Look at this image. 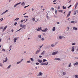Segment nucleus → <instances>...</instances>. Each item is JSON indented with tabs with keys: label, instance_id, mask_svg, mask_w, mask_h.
I'll return each instance as SVG.
<instances>
[{
	"label": "nucleus",
	"instance_id": "1",
	"mask_svg": "<svg viewBox=\"0 0 78 78\" xmlns=\"http://www.w3.org/2000/svg\"><path fill=\"white\" fill-rule=\"evenodd\" d=\"M20 27L22 28L25 29V27H26V25H23L22 24H20Z\"/></svg>",
	"mask_w": 78,
	"mask_h": 78
},
{
	"label": "nucleus",
	"instance_id": "2",
	"mask_svg": "<svg viewBox=\"0 0 78 78\" xmlns=\"http://www.w3.org/2000/svg\"><path fill=\"white\" fill-rule=\"evenodd\" d=\"M48 64V62H47L46 63H41L40 64L41 65H43L44 66V65H46V66H47Z\"/></svg>",
	"mask_w": 78,
	"mask_h": 78
},
{
	"label": "nucleus",
	"instance_id": "3",
	"mask_svg": "<svg viewBox=\"0 0 78 78\" xmlns=\"http://www.w3.org/2000/svg\"><path fill=\"white\" fill-rule=\"evenodd\" d=\"M19 39V37H16L13 39L14 42H16V41Z\"/></svg>",
	"mask_w": 78,
	"mask_h": 78
},
{
	"label": "nucleus",
	"instance_id": "4",
	"mask_svg": "<svg viewBox=\"0 0 78 78\" xmlns=\"http://www.w3.org/2000/svg\"><path fill=\"white\" fill-rule=\"evenodd\" d=\"M4 59H5V61H3V63H4V62H7V61H8V58H7V57H6L5 58H4Z\"/></svg>",
	"mask_w": 78,
	"mask_h": 78
},
{
	"label": "nucleus",
	"instance_id": "5",
	"mask_svg": "<svg viewBox=\"0 0 78 78\" xmlns=\"http://www.w3.org/2000/svg\"><path fill=\"white\" fill-rule=\"evenodd\" d=\"M42 27H40V28H38L36 30L37 31H42Z\"/></svg>",
	"mask_w": 78,
	"mask_h": 78
},
{
	"label": "nucleus",
	"instance_id": "6",
	"mask_svg": "<svg viewBox=\"0 0 78 78\" xmlns=\"http://www.w3.org/2000/svg\"><path fill=\"white\" fill-rule=\"evenodd\" d=\"M70 13H71V11H69L67 15L66 18H67V17H69L70 16Z\"/></svg>",
	"mask_w": 78,
	"mask_h": 78
},
{
	"label": "nucleus",
	"instance_id": "7",
	"mask_svg": "<svg viewBox=\"0 0 78 78\" xmlns=\"http://www.w3.org/2000/svg\"><path fill=\"white\" fill-rule=\"evenodd\" d=\"M57 54H58V51H56L52 53V55H56Z\"/></svg>",
	"mask_w": 78,
	"mask_h": 78
},
{
	"label": "nucleus",
	"instance_id": "8",
	"mask_svg": "<svg viewBox=\"0 0 78 78\" xmlns=\"http://www.w3.org/2000/svg\"><path fill=\"white\" fill-rule=\"evenodd\" d=\"M48 30V28H45L44 29V30H42V31H43V32H46Z\"/></svg>",
	"mask_w": 78,
	"mask_h": 78
},
{
	"label": "nucleus",
	"instance_id": "9",
	"mask_svg": "<svg viewBox=\"0 0 78 78\" xmlns=\"http://www.w3.org/2000/svg\"><path fill=\"white\" fill-rule=\"evenodd\" d=\"M21 5H22V6H25V2H22L21 3Z\"/></svg>",
	"mask_w": 78,
	"mask_h": 78
},
{
	"label": "nucleus",
	"instance_id": "10",
	"mask_svg": "<svg viewBox=\"0 0 78 78\" xmlns=\"http://www.w3.org/2000/svg\"><path fill=\"white\" fill-rule=\"evenodd\" d=\"M43 74V73H42L41 72H39V73L38 75H37V76H42Z\"/></svg>",
	"mask_w": 78,
	"mask_h": 78
},
{
	"label": "nucleus",
	"instance_id": "11",
	"mask_svg": "<svg viewBox=\"0 0 78 78\" xmlns=\"http://www.w3.org/2000/svg\"><path fill=\"white\" fill-rule=\"evenodd\" d=\"M41 51V49H39V50H38L35 53V54H37L38 53H39V52H40Z\"/></svg>",
	"mask_w": 78,
	"mask_h": 78
},
{
	"label": "nucleus",
	"instance_id": "12",
	"mask_svg": "<svg viewBox=\"0 0 78 78\" xmlns=\"http://www.w3.org/2000/svg\"><path fill=\"white\" fill-rule=\"evenodd\" d=\"M74 50H75V47L73 46L72 47L71 51H74Z\"/></svg>",
	"mask_w": 78,
	"mask_h": 78
},
{
	"label": "nucleus",
	"instance_id": "13",
	"mask_svg": "<svg viewBox=\"0 0 78 78\" xmlns=\"http://www.w3.org/2000/svg\"><path fill=\"white\" fill-rule=\"evenodd\" d=\"M73 30H78V28L77 27H73Z\"/></svg>",
	"mask_w": 78,
	"mask_h": 78
},
{
	"label": "nucleus",
	"instance_id": "14",
	"mask_svg": "<svg viewBox=\"0 0 78 78\" xmlns=\"http://www.w3.org/2000/svg\"><path fill=\"white\" fill-rule=\"evenodd\" d=\"M37 61L38 62H39L40 63H41V62H42V60H40L39 59L37 60Z\"/></svg>",
	"mask_w": 78,
	"mask_h": 78
},
{
	"label": "nucleus",
	"instance_id": "15",
	"mask_svg": "<svg viewBox=\"0 0 78 78\" xmlns=\"http://www.w3.org/2000/svg\"><path fill=\"white\" fill-rule=\"evenodd\" d=\"M71 23H77V21H72L71 22Z\"/></svg>",
	"mask_w": 78,
	"mask_h": 78
},
{
	"label": "nucleus",
	"instance_id": "16",
	"mask_svg": "<svg viewBox=\"0 0 78 78\" xmlns=\"http://www.w3.org/2000/svg\"><path fill=\"white\" fill-rule=\"evenodd\" d=\"M55 60H57V61H60V60H61V59L59 58H55Z\"/></svg>",
	"mask_w": 78,
	"mask_h": 78
},
{
	"label": "nucleus",
	"instance_id": "17",
	"mask_svg": "<svg viewBox=\"0 0 78 78\" xmlns=\"http://www.w3.org/2000/svg\"><path fill=\"white\" fill-rule=\"evenodd\" d=\"M45 54V51H43V52L41 53V55H44Z\"/></svg>",
	"mask_w": 78,
	"mask_h": 78
},
{
	"label": "nucleus",
	"instance_id": "18",
	"mask_svg": "<svg viewBox=\"0 0 78 78\" xmlns=\"http://www.w3.org/2000/svg\"><path fill=\"white\" fill-rule=\"evenodd\" d=\"M58 43V42H56L55 43H54L53 44V45L54 46H55V45H56V44H57Z\"/></svg>",
	"mask_w": 78,
	"mask_h": 78
},
{
	"label": "nucleus",
	"instance_id": "19",
	"mask_svg": "<svg viewBox=\"0 0 78 78\" xmlns=\"http://www.w3.org/2000/svg\"><path fill=\"white\" fill-rule=\"evenodd\" d=\"M32 20L33 22H34V21H35V20L36 19L35 18V17H34V18H32Z\"/></svg>",
	"mask_w": 78,
	"mask_h": 78
},
{
	"label": "nucleus",
	"instance_id": "20",
	"mask_svg": "<svg viewBox=\"0 0 78 78\" xmlns=\"http://www.w3.org/2000/svg\"><path fill=\"white\" fill-rule=\"evenodd\" d=\"M78 64V62H76V63H74L73 65L74 66H77Z\"/></svg>",
	"mask_w": 78,
	"mask_h": 78
},
{
	"label": "nucleus",
	"instance_id": "21",
	"mask_svg": "<svg viewBox=\"0 0 78 78\" xmlns=\"http://www.w3.org/2000/svg\"><path fill=\"white\" fill-rule=\"evenodd\" d=\"M78 3H76L75 5V8L76 9V7H77V6H78Z\"/></svg>",
	"mask_w": 78,
	"mask_h": 78
},
{
	"label": "nucleus",
	"instance_id": "22",
	"mask_svg": "<svg viewBox=\"0 0 78 78\" xmlns=\"http://www.w3.org/2000/svg\"><path fill=\"white\" fill-rule=\"evenodd\" d=\"M63 75H65L66 74V73L65 72H62Z\"/></svg>",
	"mask_w": 78,
	"mask_h": 78
},
{
	"label": "nucleus",
	"instance_id": "23",
	"mask_svg": "<svg viewBox=\"0 0 78 78\" xmlns=\"http://www.w3.org/2000/svg\"><path fill=\"white\" fill-rule=\"evenodd\" d=\"M55 27H53V29H52V31H55Z\"/></svg>",
	"mask_w": 78,
	"mask_h": 78
},
{
	"label": "nucleus",
	"instance_id": "24",
	"mask_svg": "<svg viewBox=\"0 0 78 78\" xmlns=\"http://www.w3.org/2000/svg\"><path fill=\"white\" fill-rule=\"evenodd\" d=\"M78 76L77 75H76L75 76V78H78Z\"/></svg>",
	"mask_w": 78,
	"mask_h": 78
},
{
	"label": "nucleus",
	"instance_id": "25",
	"mask_svg": "<svg viewBox=\"0 0 78 78\" xmlns=\"http://www.w3.org/2000/svg\"><path fill=\"white\" fill-rule=\"evenodd\" d=\"M19 18H16V19L14 20V21H15L16 20H19Z\"/></svg>",
	"mask_w": 78,
	"mask_h": 78
},
{
	"label": "nucleus",
	"instance_id": "26",
	"mask_svg": "<svg viewBox=\"0 0 78 78\" xmlns=\"http://www.w3.org/2000/svg\"><path fill=\"white\" fill-rule=\"evenodd\" d=\"M31 61H32V62H33L34 61V59L32 58H30Z\"/></svg>",
	"mask_w": 78,
	"mask_h": 78
},
{
	"label": "nucleus",
	"instance_id": "27",
	"mask_svg": "<svg viewBox=\"0 0 78 78\" xmlns=\"http://www.w3.org/2000/svg\"><path fill=\"white\" fill-rule=\"evenodd\" d=\"M62 8L63 9H66V7H64V6H62Z\"/></svg>",
	"mask_w": 78,
	"mask_h": 78
},
{
	"label": "nucleus",
	"instance_id": "28",
	"mask_svg": "<svg viewBox=\"0 0 78 78\" xmlns=\"http://www.w3.org/2000/svg\"><path fill=\"white\" fill-rule=\"evenodd\" d=\"M59 38L60 39H62V37H61V36H60L59 37Z\"/></svg>",
	"mask_w": 78,
	"mask_h": 78
},
{
	"label": "nucleus",
	"instance_id": "29",
	"mask_svg": "<svg viewBox=\"0 0 78 78\" xmlns=\"http://www.w3.org/2000/svg\"><path fill=\"white\" fill-rule=\"evenodd\" d=\"M45 61H47V60L45 59H44L43 60V62H45Z\"/></svg>",
	"mask_w": 78,
	"mask_h": 78
},
{
	"label": "nucleus",
	"instance_id": "30",
	"mask_svg": "<svg viewBox=\"0 0 78 78\" xmlns=\"http://www.w3.org/2000/svg\"><path fill=\"white\" fill-rule=\"evenodd\" d=\"M55 14H57V10H56V9H55Z\"/></svg>",
	"mask_w": 78,
	"mask_h": 78
},
{
	"label": "nucleus",
	"instance_id": "31",
	"mask_svg": "<svg viewBox=\"0 0 78 78\" xmlns=\"http://www.w3.org/2000/svg\"><path fill=\"white\" fill-rule=\"evenodd\" d=\"M21 62L20 61V62H18L16 63V64L17 65L18 64H19V63H20Z\"/></svg>",
	"mask_w": 78,
	"mask_h": 78
},
{
	"label": "nucleus",
	"instance_id": "32",
	"mask_svg": "<svg viewBox=\"0 0 78 78\" xmlns=\"http://www.w3.org/2000/svg\"><path fill=\"white\" fill-rule=\"evenodd\" d=\"M3 66V64L2 63H0V67H2V66Z\"/></svg>",
	"mask_w": 78,
	"mask_h": 78
},
{
	"label": "nucleus",
	"instance_id": "33",
	"mask_svg": "<svg viewBox=\"0 0 78 78\" xmlns=\"http://www.w3.org/2000/svg\"><path fill=\"white\" fill-rule=\"evenodd\" d=\"M27 63H30V62H31V61H27Z\"/></svg>",
	"mask_w": 78,
	"mask_h": 78
},
{
	"label": "nucleus",
	"instance_id": "34",
	"mask_svg": "<svg viewBox=\"0 0 78 78\" xmlns=\"http://www.w3.org/2000/svg\"><path fill=\"white\" fill-rule=\"evenodd\" d=\"M30 6V5H27V6H25L24 7V9L26 8H27V7H28V6Z\"/></svg>",
	"mask_w": 78,
	"mask_h": 78
},
{
	"label": "nucleus",
	"instance_id": "35",
	"mask_svg": "<svg viewBox=\"0 0 78 78\" xmlns=\"http://www.w3.org/2000/svg\"><path fill=\"white\" fill-rule=\"evenodd\" d=\"M51 9L52 11H54L55 10V9H54V8L52 7L51 8Z\"/></svg>",
	"mask_w": 78,
	"mask_h": 78
},
{
	"label": "nucleus",
	"instance_id": "36",
	"mask_svg": "<svg viewBox=\"0 0 78 78\" xmlns=\"http://www.w3.org/2000/svg\"><path fill=\"white\" fill-rule=\"evenodd\" d=\"M76 44V43H73V44H72V45H75Z\"/></svg>",
	"mask_w": 78,
	"mask_h": 78
},
{
	"label": "nucleus",
	"instance_id": "37",
	"mask_svg": "<svg viewBox=\"0 0 78 78\" xmlns=\"http://www.w3.org/2000/svg\"><path fill=\"white\" fill-rule=\"evenodd\" d=\"M7 27H8V26H6L4 28V30H6V28H7Z\"/></svg>",
	"mask_w": 78,
	"mask_h": 78
},
{
	"label": "nucleus",
	"instance_id": "38",
	"mask_svg": "<svg viewBox=\"0 0 78 78\" xmlns=\"http://www.w3.org/2000/svg\"><path fill=\"white\" fill-rule=\"evenodd\" d=\"M3 20V18H1V19H0V22H2V20Z\"/></svg>",
	"mask_w": 78,
	"mask_h": 78
},
{
	"label": "nucleus",
	"instance_id": "39",
	"mask_svg": "<svg viewBox=\"0 0 78 78\" xmlns=\"http://www.w3.org/2000/svg\"><path fill=\"white\" fill-rule=\"evenodd\" d=\"M11 67V65H9L7 69H9Z\"/></svg>",
	"mask_w": 78,
	"mask_h": 78
},
{
	"label": "nucleus",
	"instance_id": "40",
	"mask_svg": "<svg viewBox=\"0 0 78 78\" xmlns=\"http://www.w3.org/2000/svg\"><path fill=\"white\" fill-rule=\"evenodd\" d=\"M62 11H63L62 10H58V12H62Z\"/></svg>",
	"mask_w": 78,
	"mask_h": 78
},
{
	"label": "nucleus",
	"instance_id": "41",
	"mask_svg": "<svg viewBox=\"0 0 78 78\" xmlns=\"http://www.w3.org/2000/svg\"><path fill=\"white\" fill-rule=\"evenodd\" d=\"M17 22H15L14 23V25H15V26H16V25H17Z\"/></svg>",
	"mask_w": 78,
	"mask_h": 78
},
{
	"label": "nucleus",
	"instance_id": "42",
	"mask_svg": "<svg viewBox=\"0 0 78 78\" xmlns=\"http://www.w3.org/2000/svg\"><path fill=\"white\" fill-rule=\"evenodd\" d=\"M2 51H6V50L4 49H2Z\"/></svg>",
	"mask_w": 78,
	"mask_h": 78
},
{
	"label": "nucleus",
	"instance_id": "43",
	"mask_svg": "<svg viewBox=\"0 0 78 78\" xmlns=\"http://www.w3.org/2000/svg\"><path fill=\"white\" fill-rule=\"evenodd\" d=\"M12 45H11L10 46L9 48H10V49H11V48H12Z\"/></svg>",
	"mask_w": 78,
	"mask_h": 78
},
{
	"label": "nucleus",
	"instance_id": "44",
	"mask_svg": "<svg viewBox=\"0 0 78 78\" xmlns=\"http://www.w3.org/2000/svg\"><path fill=\"white\" fill-rule=\"evenodd\" d=\"M38 37H39V38H41V35H38Z\"/></svg>",
	"mask_w": 78,
	"mask_h": 78
},
{
	"label": "nucleus",
	"instance_id": "45",
	"mask_svg": "<svg viewBox=\"0 0 78 78\" xmlns=\"http://www.w3.org/2000/svg\"><path fill=\"white\" fill-rule=\"evenodd\" d=\"M36 65H39V63L38 62H36Z\"/></svg>",
	"mask_w": 78,
	"mask_h": 78
},
{
	"label": "nucleus",
	"instance_id": "46",
	"mask_svg": "<svg viewBox=\"0 0 78 78\" xmlns=\"http://www.w3.org/2000/svg\"><path fill=\"white\" fill-rule=\"evenodd\" d=\"M72 65V64L71 63L69 64V67H70V66Z\"/></svg>",
	"mask_w": 78,
	"mask_h": 78
},
{
	"label": "nucleus",
	"instance_id": "47",
	"mask_svg": "<svg viewBox=\"0 0 78 78\" xmlns=\"http://www.w3.org/2000/svg\"><path fill=\"white\" fill-rule=\"evenodd\" d=\"M51 47H54V46H54L53 44H51Z\"/></svg>",
	"mask_w": 78,
	"mask_h": 78
},
{
	"label": "nucleus",
	"instance_id": "48",
	"mask_svg": "<svg viewBox=\"0 0 78 78\" xmlns=\"http://www.w3.org/2000/svg\"><path fill=\"white\" fill-rule=\"evenodd\" d=\"M43 46V44L41 46H40V48H41Z\"/></svg>",
	"mask_w": 78,
	"mask_h": 78
},
{
	"label": "nucleus",
	"instance_id": "49",
	"mask_svg": "<svg viewBox=\"0 0 78 78\" xmlns=\"http://www.w3.org/2000/svg\"><path fill=\"white\" fill-rule=\"evenodd\" d=\"M56 0H54V1H53V3H55V2H56Z\"/></svg>",
	"mask_w": 78,
	"mask_h": 78
},
{
	"label": "nucleus",
	"instance_id": "50",
	"mask_svg": "<svg viewBox=\"0 0 78 78\" xmlns=\"http://www.w3.org/2000/svg\"><path fill=\"white\" fill-rule=\"evenodd\" d=\"M3 27H2L0 28V29H1V30H2V29H3Z\"/></svg>",
	"mask_w": 78,
	"mask_h": 78
},
{
	"label": "nucleus",
	"instance_id": "51",
	"mask_svg": "<svg viewBox=\"0 0 78 78\" xmlns=\"http://www.w3.org/2000/svg\"><path fill=\"white\" fill-rule=\"evenodd\" d=\"M20 3H21V2H19V3H18L17 4V5H20Z\"/></svg>",
	"mask_w": 78,
	"mask_h": 78
},
{
	"label": "nucleus",
	"instance_id": "52",
	"mask_svg": "<svg viewBox=\"0 0 78 78\" xmlns=\"http://www.w3.org/2000/svg\"><path fill=\"white\" fill-rule=\"evenodd\" d=\"M23 58H22L20 61V62H22V61H23Z\"/></svg>",
	"mask_w": 78,
	"mask_h": 78
},
{
	"label": "nucleus",
	"instance_id": "53",
	"mask_svg": "<svg viewBox=\"0 0 78 78\" xmlns=\"http://www.w3.org/2000/svg\"><path fill=\"white\" fill-rule=\"evenodd\" d=\"M75 12H77V13H78V10H76L75 11Z\"/></svg>",
	"mask_w": 78,
	"mask_h": 78
},
{
	"label": "nucleus",
	"instance_id": "54",
	"mask_svg": "<svg viewBox=\"0 0 78 78\" xmlns=\"http://www.w3.org/2000/svg\"><path fill=\"white\" fill-rule=\"evenodd\" d=\"M41 41H44V38H42L41 39Z\"/></svg>",
	"mask_w": 78,
	"mask_h": 78
},
{
	"label": "nucleus",
	"instance_id": "55",
	"mask_svg": "<svg viewBox=\"0 0 78 78\" xmlns=\"http://www.w3.org/2000/svg\"><path fill=\"white\" fill-rule=\"evenodd\" d=\"M71 6H72V5H70V6H69V7H68V8H69L70 7H71Z\"/></svg>",
	"mask_w": 78,
	"mask_h": 78
},
{
	"label": "nucleus",
	"instance_id": "56",
	"mask_svg": "<svg viewBox=\"0 0 78 78\" xmlns=\"http://www.w3.org/2000/svg\"><path fill=\"white\" fill-rule=\"evenodd\" d=\"M5 12H3L2 13V15H3V14H5Z\"/></svg>",
	"mask_w": 78,
	"mask_h": 78
},
{
	"label": "nucleus",
	"instance_id": "57",
	"mask_svg": "<svg viewBox=\"0 0 78 78\" xmlns=\"http://www.w3.org/2000/svg\"><path fill=\"white\" fill-rule=\"evenodd\" d=\"M58 9H60V6H58Z\"/></svg>",
	"mask_w": 78,
	"mask_h": 78
},
{
	"label": "nucleus",
	"instance_id": "58",
	"mask_svg": "<svg viewBox=\"0 0 78 78\" xmlns=\"http://www.w3.org/2000/svg\"><path fill=\"white\" fill-rule=\"evenodd\" d=\"M39 58H42V56L40 55L39 56Z\"/></svg>",
	"mask_w": 78,
	"mask_h": 78
},
{
	"label": "nucleus",
	"instance_id": "59",
	"mask_svg": "<svg viewBox=\"0 0 78 78\" xmlns=\"http://www.w3.org/2000/svg\"><path fill=\"white\" fill-rule=\"evenodd\" d=\"M17 4H16L15 5H14L15 6H14V8H15L16 7V6H17Z\"/></svg>",
	"mask_w": 78,
	"mask_h": 78
},
{
	"label": "nucleus",
	"instance_id": "60",
	"mask_svg": "<svg viewBox=\"0 0 78 78\" xmlns=\"http://www.w3.org/2000/svg\"><path fill=\"white\" fill-rule=\"evenodd\" d=\"M24 17H28V16H24Z\"/></svg>",
	"mask_w": 78,
	"mask_h": 78
},
{
	"label": "nucleus",
	"instance_id": "61",
	"mask_svg": "<svg viewBox=\"0 0 78 78\" xmlns=\"http://www.w3.org/2000/svg\"><path fill=\"white\" fill-rule=\"evenodd\" d=\"M23 22V20H21V23H22Z\"/></svg>",
	"mask_w": 78,
	"mask_h": 78
},
{
	"label": "nucleus",
	"instance_id": "62",
	"mask_svg": "<svg viewBox=\"0 0 78 78\" xmlns=\"http://www.w3.org/2000/svg\"><path fill=\"white\" fill-rule=\"evenodd\" d=\"M8 12V10H6L5 12H4L5 13H6V12Z\"/></svg>",
	"mask_w": 78,
	"mask_h": 78
},
{
	"label": "nucleus",
	"instance_id": "63",
	"mask_svg": "<svg viewBox=\"0 0 78 78\" xmlns=\"http://www.w3.org/2000/svg\"><path fill=\"white\" fill-rule=\"evenodd\" d=\"M56 23H57V24H59V22H57Z\"/></svg>",
	"mask_w": 78,
	"mask_h": 78
},
{
	"label": "nucleus",
	"instance_id": "64",
	"mask_svg": "<svg viewBox=\"0 0 78 78\" xmlns=\"http://www.w3.org/2000/svg\"><path fill=\"white\" fill-rule=\"evenodd\" d=\"M76 51H78V48L76 49Z\"/></svg>",
	"mask_w": 78,
	"mask_h": 78
}]
</instances>
